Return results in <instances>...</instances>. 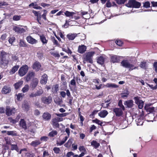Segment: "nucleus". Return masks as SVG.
<instances>
[{
	"mask_svg": "<svg viewBox=\"0 0 157 157\" xmlns=\"http://www.w3.org/2000/svg\"><path fill=\"white\" fill-rule=\"evenodd\" d=\"M8 55L4 52H2V57L0 60V66L2 68H4L7 66L8 63L7 57Z\"/></svg>",
	"mask_w": 157,
	"mask_h": 157,
	"instance_id": "nucleus-1",
	"label": "nucleus"
},
{
	"mask_svg": "<svg viewBox=\"0 0 157 157\" xmlns=\"http://www.w3.org/2000/svg\"><path fill=\"white\" fill-rule=\"evenodd\" d=\"M121 65L126 68H129V71L137 69L138 67H135L133 65L131 64L127 60H124L121 62Z\"/></svg>",
	"mask_w": 157,
	"mask_h": 157,
	"instance_id": "nucleus-2",
	"label": "nucleus"
},
{
	"mask_svg": "<svg viewBox=\"0 0 157 157\" xmlns=\"http://www.w3.org/2000/svg\"><path fill=\"white\" fill-rule=\"evenodd\" d=\"M126 6L128 7L139 8L141 6V3L135 0H130L126 4Z\"/></svg>",
	"mask_w": 157,
	"mask_h": 157,
	"instance_id": "nucleus-3",
	"label": "nucleus"
},
{
	"mask_svg": "<svg viewBox=\"0 0 157 157\" xmlns=\"http://www.w3.org/2000/svg\"><path fill=\"white\" fill-rule=\"evenodd\" d=\"M29 68L27 65H22L18 71V74L21 77L25 75L28 72Z\"/></svg>",
	"mask_w": 157,
	"mask_h": 157,
	"instance_id": "nucleus-4",
	"label": "nucleus"
},
{
	"mask_svg": "<svg viewBox=\"0 0 157 157\" xmlns=\"http://www.w3.org/2000/svg\"><path fill=\"white\" fill-rule=\"evenodd\" d=\"M16 112L15 108H11L9 106L6 107V113L8 116H10L13 114H14Z\"/></svg>",
	"mask_w": 157,
	"mask_h": 157,
	"instance_id": "nucleus-5",
	"label": "nucleus"
},
{
	"mask_svg": "<svg viewBox=\"0 0 157 157\" xmlns=\"http://www.w3.org/2000/svg\"><path fill=\"white\" fill-rule=\"evenodd\" d=\"M94 52H91L88 53L84 58L85 61L89 62L90 63H93L92 58Z\"/></svg>",
	"mask_w": 157,
	"mask_h": 157,
	"instance_id": "nucleus-6",
	"label": "nucleus"
},
{
	"mask_svg": "<svg viewBox=\"0 0 157 157\" xmlns=\"http://www.w3.org/2000/svg\"><path fill=\"white\" fill-rule=\"evenodd\" d=\"M135 100V103L137 104L139 108L140 109H142L144 105V102L142 100L139 99V98L138 97H136L134 98Z\"/></svg>",
	"mask_w": 157,
	"mask_h": 157,
	"instance_id": "nucleus-7",
	"label": "nucleus"
},
{
	"mask_svg": "<svg viewBox=\"0 0 157 157\" xmlns=\"http://www.w3.org/2000/svg\"><path fill=\"white\" fill-rule=\"evenodd\" d=\"M26 39L27 42L31 44H35L37 43V40L33 38L31 36L29 35L27 37Z\"/></svg>",
	"mask_w": 157,
	"mask_h": 157,
	"instance_id": "nucleus-8",
	"label": "nucleus"
},
{
	"mask_svg": "<svg viewBox=\"0 0 157 157\" xmlns=\"http://www.w3.org/2000/svg\"><path fill=\"white\" fill-rule=\"evenodd\" d=\"M41 66L40 63L36 61L33 63L32 68L33 69L37 71L40 70Z\"/></svg>",
	"mask_w": 157,
	"mask_h": 157,
	"instance_id": "nucleus-9",
	"label": "nucleus"
},
{
	"mask_svg": "<svg viewBox=\"0 0 157 157\" xmlns=\"http://www.w3.org/2000/svg\"><path fill=\"white\" fill-rule=\"evenodd\" d=\"M42 101L44 103L48 104L50 103L52 101V99L51 97H43L41 98Z\"/></svg>",
	"mask_w": 157,
	"mask_h": 157,
	"instance_id": "nucleus-10",
	"label": "nucleus"
},
{
	"mask_svg": "<svg viewBox=\"0 0 157 157\" xmlns=\"http://www.w3.org/2000/svg\"><path fill=\"white\" fill-rule=\"evenodd\" d=\"M13 30L18 33H21L25 32V30L24 28L18 27H15L13 29Z\"/></svg>",
	"mask_w": 157,
	"mask_h": 157,
	"instance_id": "nucleus-11",
	"label": "nucleus"
},
{
	"mask_svg": "<svg viewBox=\"0 0 157 157\" xmlns=\"http://www.w3.org/2000/svg\"><path fill=\"white\" fill-rule=\"evenodd\" d=\"M86 46L83 45H82L79 46L78 48V51L79 53L82 54L86 51Z\"/></svg>",
	"mask_w": 157,
	"mask_h": 157,
	"instance_id": "nucleus-12",
	"label": "nucleus"
},
{
	"mask_svg": "<svg viewBox=\"0 0 157 157\" xmlns=\"http://www.w3.org/2000/svg\"><path fill=\"white\" fill-rule=\"evenodd\" d=\"M113 111L117 116H121L123 114V112L120 108H115L113 109Z\"/></svg>",
	"mask_w": 157,
	"mask_h": 157,
	"instance_id": "nucleus-13",
	"label": "nucleus"
},
{
	"mask_svg": "<svg viewBox=\"0 0 157 157\" xmlns=\"http://www.w3.org/2000/svg\"><path fill=\"white\" fill-rule=\"evenodd\" d=\"M125 105L128 108H131L133 105V101L132 100H129L125 101L124 103Z\"/></svg>",
	"mask_w": 157,
	"mask_h": 157,
	"instance_id": "nucleus-14",
	"label": "nucleus"
},
{
	"mask_svg": "<svg viewBox=\"0 0 157 157\" xmlns=\"http://www.w3.org/2000/svg\"><path fill=\"white\" fill-rule=\"evenodd\" d=\"M48 76L46 74H44L41 77L40 83L41 84H45L47 82Z\"/></svg>",
	"mask_w": 157,
	"mask_h": 157,
	"instance_id": "nucleus-15",
	"label": "nucleus"
},
{
	"mask_svg": "<svg viewBox=\"0 0 157 157\" xmlns=\"http://www.w3.org/2000/svg\"><path fill=\"white\" fill-rule=\"evenodd\" d=\"M11 90L10 88L8 86H4L2 88V92L3 94H6L10 92Z\"/></svg>",
	"mask_w": 157,
	"mask_h": 157,
	"instance_id": "nucleus-16",
	"label": "nucleus"
},
{
	"mask_svg": "<svg viewBox=\"0 0 157 157\" xmlns=\"http://www.w3.org/2000/svg\"><path fill=\"white\" fill-rule=\"evenodd\" d=\"M119 60V57L116 55H113L111 57V61L113 63L118 62Z\"/></svg>",
	"mask_w": 157,
	"mask_h": 157,
	"instance_id": "nucleus-17",
	"label": "nucleus"
},
{
	"mask_svg": "<svg viewBox=\"0 0 157 157\" xmlns=\"http://www.w3.org/2000/svg\"><path fill=\"white\" fill-rule=\"evenodd\" d=\"M35 75V73L33 71H29L28 74L26 77V80L28 82Z\"/></svg>",
	"mask_w": 157,
	"mask_h": 157,
	"instance_id": "nucleus-18",
	"label": "nucleus"
},
{
	"mask_svg": "<svg viewBox=\"0 0 157 157\" xmlns=\"http://www.w3.org/2000/svg\"><path fill=\"white\" fill-rule=\"evenodd\" d=\"M108 113L106 110H102L98 113V116L101 118L105 117L108 114Z\"/></svg>",
	"mask_w": 157,
	"mask_h": 157,
	"instance_id": "nucleus-19",
	"label": "nucleus"
},
{
	"mask_svg": "<svg viewBox=\"0 0 157 157\" xmlns=\"http://www.w3.org/2000/svg\"><path fill=\"white\" fill-rule=\"evenodd\" d=\"M42 117L45 120L48 121L49 120L51 117L50 114L48 112L44 113L42 115Z\"/></svg>",
	"mask_w": 157,
	"mask_h": 157,
	"instance_id": "nucleus-20",
	"label": "nucleus"
},
{
	"mask_svg": "<svg viewBox=\"0 0 157 157\" xmlns=\"http://www.w3.org/2000/svg\"><path fill=\"white\" fill-rule=\"evenodd\" d=\"M19 125L20 127L23 128L24 130L27 129V125L24 119H21L20 121Z\"/></svg>",
	"mask_w": 157,
	"mask_h": 157,
	"instance_id": "nucleus-21",
	"label": "nucleus"
},
{
	"mask_svg": "<svg viewBox=\"0 0 157 157\" xmlns=\"http://www.w3.org/2000/svg\"><path fill=\"white\" fill-rule=\"evenodd\" d=\"M40 40L43 45H46L48 43V40L46 38L45 36L43 35H40Z\"/></svg>",
	"mask_w": 157,
	"mask_h": 157,
	"instance_id": "nucleus-22",
	"label": "nucleus"
},
{
	"mask_svg": "<svg viewBox=\"0 0 157 157\" xmlns=\"http://www.w3.org/2000/svg\"><path fill=\"white\" fill-rule=\"evenodd\" d=\"M51 122V124L54 128H57L59 127V124L57 121V120L55 118L52 120Z\"/></svg>",
	"mask_w": 157,
	"mask_h": 157,
	"instance_id": "nucleus-23",
	"label": "nucleus"
},
{
	"mask_svg": "<svg viewBox=\"0 0 157 157\" xmlns=\"http://www.w3.org/2000/svg\"><path fill=\"white\" fill-rule=\"evenodd\" d=\"M38 80L37 78H34L30 86L33 89L35 88L38 84Z\"/></svg>",
	"mask_w": 157,
	"mask_h": 157,
	"instance_id": "nucleus-24",
	"label": "nucleus"
},
{
	"mask_svg": "<svg viewBox=\"0 0 157 157\" xmlns=\"http://www.w3.org/2000/svg\"><path fill=\"white\" fill-rule=\"evenodd\" d=\"M41 143V142L40 140H36L32 141L30 144V145L33 147H36Z\"/></svg>",
	"mask_w": 157,
	"mask_h": 157,
	"instance_id": "nucleus-25",
	"label": "nucleus"
},
{
	"mask_svg": "<svg viewBox=\"0 0 157 157\" xmlns=\"http://www.w3.org/2000/svg\"><path fill=\"white\" fill-rule=\"evenodd\" d=\"M144 109L147 112L150 113L153 112L154 110V108L153 107H150L148 105H146L144 106Z\"/></svg>",
	"mask_w": 157,
	"mask_h": 157,
	"instance_id": "nucleus-26",
	"label": "nucleus"
},
{
	"mask_svg": "<svg viewBox=\"0 0 157 157\" xmlns=\"http://www.w3.org/2000/svg\"><path fill=\"white\" fill-rule=\"evenodd\" d=\"M77 36V34L76 33H69L67 35V36L69 40H73Z\"/></svg>",
	"mask_w": 157,
	"mask_h": 157,
	"instance_id": "nucleus-27",
	"label": "nucleus"
},
{
	"mask_svg": "<svg viewBox=\"0 0 157 157\" xmlns=\"http://www.w3.org/2000/svg\"><path fill=\"white\" fill-rule=\"evenodd\" d=\"M19 67V65H16L13 67L10 72V74L12 75L14 74L17 71Z\"/></svg>",
	"mask_w": 157,
	"mask_h": 157,
	"instance_id": "nucleus-28",
	"label": "nucleus"
},
{
	"mask_svg": "<svg viewBox=\"0 0 157 157\" xmlns=\"http://www.w3.org/2000/svg\"><path fill=\"white\" fill-rule=\"evenodd\" d=\"M91 144L92 146L96 149L98 148L100 146V144L94 140L92 141L91 142Z\"/></svg>",
	"mask_w": 157,
	"mask_h": 157,
	"instance_id": "nucleus-29",
	"label": "nucleus"
},
{
	"mask_svg": "<svg viewBox=\"0 0 157 157\" xmlns=\"http://www.w3.org/2000/svg\"><path fill=\"white\" fill-rule=\"evenodd\" d=\"M105 59V58H104L103 56H101L98 58L97 60V62L101 65H102L104 63Z\"/></svg>",
	"mask_w": 157,
	"mask_h": 157,
	"instance_id": "nucleus-30",
	"label": "nucleus"
},
{
	"mask_svg": "<svg viewBox=\"0 0 157 157\" xmlns=\"http://www.w3.org/2000/svg\"><path fill=\"white\" fill-rule=\"evenodd\" d=\"M23 81H19L14 84L15 88L17 89L20 88L23 84Z\"/></svg>",
	"mask_w": 157,
	"mask_h": 157,
	"instance_id": "nucleus-31",
	"label": "nucleus"
},
{
	"mask_svg": "<svg viewBox=\"0 0 157 157\" xmlns=\"http://www.w3.org/2000/svg\"><path fill=\"white\" fill-rule=\"evenodd\" d=\"M64 14L65 15L68 17H71V18L72 19L73 18V16L75 14V13L73 12H70L68 11H66Z\"/></svg>",
	"mask_w": 157,
	"mask_h": 157,
	"instance_id": "nucleus-32",
	"label": "nucleus"
},
{
	"mask_svg": "<svg viewBox=\"0 0 157 157\" xmlns=\"http://www.w3.org/2000/svg\"><path fill=\"white\" fill-rule=\"evenodd\" d=\"M106 87H110L112 88H117L118 87V86L115 84L112 83H108L106 84L105 85Z\"/></svg>",
	"mask_w": 157,
	"mask_h": 157,
	"instance_id": "nucleus-33",
	"label": "nucleus"
},
{
	"mask_svg": "<svg viewBox=\"0 0 157 157\" xmlns=\"http://www.w3.org/2000/svg\"><path fill=\"white\" fill-rule=\"evenodd\" d=\"M19 118L20 117L19 116H17L16 119H13L11 117H9L8 118V120L10 122L13 124H15L18 121V120Z\"/></svg>",
	"mask_w": 157,
	"mask_h": 157,
	"instance_id": "nucleus-34",
	"label": "nucleus"
},
{
	"mask_svg": "<svg viewBox=\"0 0 157 157\" xmlns=\"http://www.w3.org/2000/svg\"><path fill=\"white\" fill-rule=\"evenodd\" d=\"M73 139L72 138L70 139L68 141L67 143L64 144V146L67 147H70L72 143Z\"/></svg>",
	"mask_w": 157,
	"mask_h": 157,
	"instance_id": "nucleus-35",
	"label": "nucleus"
},
{
	"mask_svg": "<svg viewBox=\"0 0 157 157\" xmlns=\"http://www.w3.org/2000/svg\"><path fill=\"white\" fill-rule=\"evenodd\" d=\"M29 7L32 6L33 7L36 9L40 10L42 8L39 6H38L37 4H35L34 3H32L29 5Z\"/></svg>",
	"mask_w": 157,
	"mask_h": 157,
	"instance_id": "nucleus-36",
	"label": "nucleus"
},
{
	"mask_svg": "<svg viewBox=\"0 0 157 157\" xmlns=\"http://www.w3.org/2000/svg\"><path fill=\"white\" fill-rule=\"evenodd\" d=\"M22 106L23 109L25 111H27L29 110V106L27 103H24Z\"/></svg>",
	"mask_w": 157,
	"mask_h": 157,
	"instance_id": "nucleus-37",
	"label": "nucleus"
},
{
	"mask_svg": "<svg viewBox=\"0 0 157 157\" xmlns=\"http://www.w3.org/2000/svg\"><path fill=\"white\" fill-rule=\"evenodd\" d=\"M7 134L8 135H11L12 136H16L17 135L16 131H8L7 132Z\"/></svg>",
	"mask_w": 157,
	"mask_h": 157,
	"instance_id": "nucleus-38",
	"label": "nucleus"
},
{
	"mask_svg": "<svg viewBox=\"0 0 157 157\" xmlns=\"http://www.w3.org/2000/svg\"><path fill=\"white\" fill-rule=\"evenodd\" d=\"M58 133L57 131L53 130L50 132L48 133V136L50 137H53L56 135Z\"/></svg>",
	"mask_w": 157,
	"mask_h": 157,
	"instance_id": "nucleus-39",
	"label": "nucleus"
},
{
	"mask_svg": "<svg viewBox=\"0 0 157 157\" xmlns=\"http://www.w3.org/2000/svg\"><path fill=\"white\" fill-rule=\"evenodd\" d=\"M78 79V77H75V76L73 77V79L71 80L70 82V84L71 85L73 86H76V82L75 81V80H77Z\"/></svg>",
	"mask_w": 157,
	"mask_h": 157,
	"instance_id": "nucleus-40",
	"label": "nucleus"
},
{
	"mask_svg": "<svg viewBox=\"0 0 157 157\" xmlns=\"http://www.w3.org/2000/svg\"><path fill=\"white\" fill-rule=\"evenodd\" d=\"M129 94V92L127 91L126 93H122L121 94V97L123 98L126 99L127 98Z\"/></svg>",
	"mask_w": 157,
	"mask_h": 157,
	"instance_id": "nucleus-41",
	"label": "nucleus"
},
{
	"mask_svg": "<svg viewBox=\"0 0 157 157\" xmlns=\"http://www.w3.org/2000/svg\"><path fill=\"white\" fill-rule=\"evenodd\" d=\"M10 145L11 146V150H15L17 151H19V149L18 148V147L17 145L16 144H10Z\"/></svg>",
	"mask_w": 157,
	"mask_h": 157,
	"instance_id": "nucleus-42",
	"label": "nucleus"
},
{
	"mask_svg": "<svg viewBox=\"0 0 157 157\" xmlns=\"http://www.w3.org/2000/svg\"><path fill=\"white\" fill-rule=\"evenodd\" d=\"M136 122L137 125H142L143 123V121L140 118L136 119Z\"/></svg>",
	"mask_w": 157,
	"mask_h": 157,
	"instance_id": "nucleus-43",
	"label": "nucleus"
},
{
	"mask_svg": "<svg viewBox=\"0 0 157 157\" xmlns=\"http://www.w3.org/2000/svg\"><path fill=\"white\" fill-rule=\"evenodd\" d=\"M29 89V86L28 85H26L23 88L22 91L23 92L25 93L27 92Z\"/></svg>",
	"mask_w": 157,
	"mask_h": 157,
	"instance_id": "nucleus-44",
	"label": "nucleus"
},
{
	"mask_svg": "<svg viewBox=\"0 0 157 157\" xmlns=\"http://www.w3.org/2000/svg\"><path fill=\"white\" fill-rule=\"evenodd\" d=\"M140 66L143 68L146 69L147 67V63L146 62H141Z\"/></svg>",
	"mask_w": 157,
	"mask_h": 157,
	"instance_id": "nucleus-45",
	"label": "nucleus"
},
{
	"mask_svg": "<svg viewBox=\"0 0 157 157\" xmlns=\"http://www.w3.org/2000/svg\"><path fill=\"white\" fill-rule=\"evenodd\" d=\"M68 138V137L66 136L65 138L63 139L59 143H58V144L60 146L62 145L66 141Z\"/></svg>",
	"mask_w": 157,
	"mask_h": 157,
	"instance_id": "nucleus-46",
	"label": "nucleus"
},
{
	"mask_svg": "<svg viewBox=\"0 0 157 157\" xmlns=\"http://www.w3.org/2000/svg\"><path fill=\"white\" fill-rule=\"evenodd\" d=\"M19 45L21 47H27V45L26 44L25 42L22 40H20Z\"/></svg>",
	"mask_w": 157,
	"mask_h": 157,
	"instance_id": "nucleus-47",
	"label": "nucleus"
},
{
	"mask_svg": "<svg viewBox=\"0 0 157 157\" xmlns=\"http://www.w3.org/2000/svg\"><path fill=\"white\" fill-rule=\"evenodd\" d=\"M150 3L149 1H147L143 3V7L145 8H147L150 7Z\"/></svg>",
	"mask_w": 157,
	"mask_h": 157,
	"instance_id": "nucleus-48",
	"label": "nucleus"
},
{
	"mask_svg": "<svg viewBox=\"0 0 157 157\" xmlns=\"http://www.w3.org/2000/svg\"><path fill=\"white\" fill-rule=\"evenodd\" d=\"M93 121L95 123L98 125H100L101 126H102L103 122L100 121L98 119H96L93 120Z\"/></svg>",
	"mask_w": 157,
	"mask_h": 157,
	"instance_id": "nucleus-49",
	"label": "nucleus"
},
{
	"mask_svg": "<svg viewBox=\"0 0 157 157\" xmlns=\"http://www.w3.org/2000/svg\"><path fill=\"white\" fill-rule=\"evenodd\" d=\"M24 95L22 93H19L17 95V98L18 100H21Z\"/></svg>",
	"mask_w": 157,
	"mask_h": 157,
	"instance_id": "nucleus-50",
	"label": "nucleus"
},
{
	"mask_svg": "<svg viewBox=\"0 0 157 157\" xmlns=\"http://www.w3.org/2000/svg\"><path fill=\"white\" fill-rule=\"evenodd\" d=\"M68 114V113H64L60 114L56 113V115L58 117H62L66 116Z\"/></svg>",
	"mask_w": 157,
	"mask_h": 157,
	"instance_id": "nucleus-51",
	"label": "nucleus"
},
{
	"mask_svg": "<svg viewBox=\"0 0 157 157\" xmlns=\"http://www.w3.org/2000/svg\"><path fill=\"white\" fill-rule=\"evenodd\" d=\"M50 53L52 55H53L55 57H57L58 58L60 57V55L59 53H58V52H51Z\"/></svg>",
	"mask_w": 157,
	"mask_h": 157,
	"instance_id": "nucleus-52",
	"label": "nucleus"
},
{
	"mask_svg": "<svg viewBox=\"0 0 157 157\" xmlns=\"http://www.w3.org/2000/svg\"><path fill=\"white\" fill-rule=\"evenodd\" d=\"M37 96H40L42 95L43 93V91L42 90H40L36 92V93Z\"/></svg>",
	"mask_w": 157,
	"mask_h": 157,
	"instance_id": "nucleus-53",
	"label": "nucleus"
},
{
	"mask_svg": "<svg viewBox=\"0 0 157 157\" xmlns=\"http://www.w3.org/2000/svg\"><path fill=\"white\" fill-rule=\"evenodd\" d=\"M53 150L54 152L56 154L59 153L60 151L59 148L57 147H54Z\"/></svg>",
	"mask_w": 157,
	"mask_h": 157,
	"instance_id": "nucleus-54",
	"label": "nucleus"
},
{
	"mask_svg": "<svg viewBox=\"0 0 157 157\" xmlns=\"http://www.w3.org/2000/svg\"><path fill=\"white\" fill-rule=\"evenodd\" d=\"M118 105L123 110H124L125 108L124 106L122 104V101L121 100H120L119 101L118 103Z\"/></svg>",
	"mask_w": 157,
	"mask_h": 157,
	"instance_id": "nucleus-55",
	"label": "nucleus"
},
{
	"mask_svg": "<svg viewBox=\"0 0 157 157\" xmlns=\"http://www.w3.org/2000/svg\"><path fill=\"white\" fill-rule=\"evenodd\" d=\"M21 18V16L18 15H14L13 17V19L14 21H18Z\"/></svg>",
	"mask_w": 157,
	"mask_h": 157,
	"instance_id": "nucleus-56",
	"label": "nucleus"
},
{
	"mask_svg": "<svg viewBox=\"0 0 157 157\" xmlns=\"http://www.w3.org/2000/svg\"><path fill=\"white\" fill-rule=\"evenodd\" d=\"M117 3L118 4H124L126 0H116Z\"/></svg>",
	"mask_w": 157,
	"mask_h": 157,
	"instance_id": "nucleus-57",
	"label": "nucleus"
},
{
	"mask_svg": "<svg viewBox=\"0 0 157 157\" xmlns=\"http://www.w3.org/2000/svg\"><path fill=\"white\" fill-rule=\"evenodd\" d=\"M44 13L42 15V17L43 19L46 20V17L47 14V11L46 10H44Z\"/></svg>",
	"mask_w": 157,
	"mask_h": 157,
	"instance_id": "nucleus-58",
	"label": "nucleus"
},
{
	"mask_svg": "<svg viewBox=\"0 0 157 157\" xmlns=\"http://www.w3.org/2000/svg\"><path fill=\"white\" fill-rule=\"evenodd\" d=\"M147 85L148 86L150 87L152 90H155L157 89V85H155V86H153V85H150L149 84H147Z\"/></svg>",
	"mask_w": 157,
	"mask_h": 157,
	"instance_id": "nucleus-59",
	"label": "nucleus"
},
{
	"mask_svg": "<svg viewBox=\"0 0 157 157\" xmlns=\"http://www.w3.org/2000/svg\"><path fill=\"white\" fill-rule=\"evenodd\" d=\"M15 39V38L14 37H12L10 38L9 40V41L10 43L12 44Z\"/></svg>",
	"mask_w": 157,
	"mask_h": 157,
	"instance_id": "nucleus-60",
	"label": "nucleus"
},
{
	"mask_svg": "<svg viewBox=\"0 0 157 157\" xmlns=\"http://www.w3.org/2000/svg\"><path fill=\"white\" fill-rule=\"evenodd\" d=\"M116 44L119 46H121L123 44V42L121 40H116L115 41Z\"/></svg>",
	"mask_w": 157,
	"mask_h": 157,
	"instance_id": "nucleus-61",
	"label": "nucleus"
},
{
	"mask_svg": "<svg viewBox=\"0 0 157 157\" xmlns=\"http://www.w3.org/2000/svg\"><path fill=\"white\" fill-rule=\"evenodd\" d=\"M48 137L45 136H43L41 137L40 138V140L44 141H46L47 140Z\"/></svg>",
	"mask_w": 157,
	"mask_h": 157,
	"instance_id": "nucleus-62",
	"label": "nucleus"
},
{
	"mask_svg": "<svg viewBox=\"0 0 157 157\" xmlns=\"http://www.w3.org/2000/svg\"><path fill=\"white\" fill-rule=\"evenodd\" d=\"M73 155H74V153L71 151H70L67 153L66 156L67 157H70L71 156H73Z\"/></svg>",
	"mask_w": 157,
	"mask_h": 157,
	"instance_id": "nucleus-63",
	"label": "nucleus"
},
{
	"mask_svg": "<svg viewBox=\"0 0 157 157\" xmlns=\"http://www.w3.org/2000/svg\"><path fill=\"white\" fill-rule=\"evenodd\" d=\"M153 67L155 68V70L157 73V62H155L153 64Z\"/></svg>",
	"mask_w": 157,
	"mask_h": 157,
	"instance_id": "nucleus-64",
	"label": "nucleus"
}]
</instances>
